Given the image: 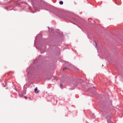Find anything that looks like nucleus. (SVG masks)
Listing matches in <instances>:
<instances>
[{"instance_id":"f03ea898","label":"nucleus","mask_w":123,"mask_h":123,"mask_svg":"<svg viewBox=\"0 0 123 123\" xmlns=\"http://www.w3.org/2000/svg\"><path fill=\"white\" fill-rule=\"evenodd\" d=\"M59 4L61 5H62L63 4V2L62 1H61L60 2Z\"/></svg>"},{"instance_id":"0eeeda50","label":"nucleus","mask_w":123,"mask_h":123,"mask_svg":"<svg viewBox=\"0 0 123 123\" xmlns=\"http://www.w3.org/2000/svg\"><path fill=\"white\" fill-rule=\"evenodd\" d=\"M95 44H96V43H95Z\"/></svg>"},{"instance_id":"423d86ee","label":"nucleus","mask_w":123,"mask_h":123,"mask_svg":"<svg viewBox=\"0 0 123 123\" xmlns=\"http://www.w3.org/2000/svg\"><path fill=\"white\" fill-rule=\"evenodd\" d=\"M60 85H61V87H62V84H61Z\"/></svg>"},{"instance_id":"7ed1b4c3","label":"nucleus","mask_w":123,"mask_h":123,"mask_svg":"<svg viewBox=\"0 0 123 123\" xmlns=\"http://www.w3.org/2000/svg\"><path fill=\"white\" fill-rule=\"evenodd\" d=\"M67 69V68H66V67H65V68H64L63 69V70H64L65 69Z\"/></svg>"},{"instance_id":"20e7f679","label":"nucleus","mask_w":123,"mask_h":123,"mask_svg":"<svg viewBox=\"0 0 123 123\" xmlns=\"http://www.w3.org/2000/svg\"><path fill=\"white\" fill-rule=\"evenodd\" d=\"M108 123H113L112 122H109V121H108Z\"/></svg>"},{"instance_id":"39448f33","label":"nucleus","mask_w":123,"mask_h":123,"mask_svg":"<svg viewBox=\"0 0 123 123\" xmlns=\"http://www.w3.org/2000/svg\"><path fill=\"white\" fill-rule=\"evenodd\" d=\"M3 85H4V86L5 87L6 86V85H4V84H3Z\"/></svg>"},{"instance_id":"f257e3e1","label":"nucleus","mask_w":123,"mask_h":123,"mask_svg":"<svg viewBox=\"0 0 123 123\" xmlns=\"http://www.w3.org/2000/svg\"><path fill=\"white\" fill-rule=\"evenodd\" d=\"M37 88L36 87L34 90V92L35 93H38V92L37 91Z\"/></svg>"}]
</instances>
